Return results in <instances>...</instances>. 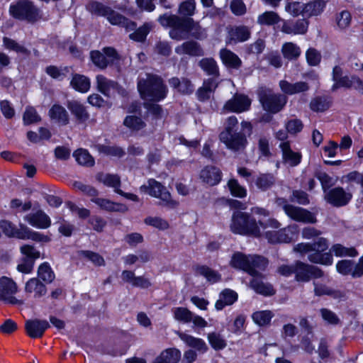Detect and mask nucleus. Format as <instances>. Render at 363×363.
<instances>
[{"label":"nucleus","mask_w":363,"mask_h":363,"mask_svg":"<svg viewBox=\"0 0 363 363\" xmlns=\"http://www.w3.org/2000/svg\"><path fill=\"white\" fill-rule=\"evenodd\" d=\"M96 149L98 150L99 152L104 153L106 155L121 157L125 155L124 150L121 147L117 146L97 145Z\"/></svg>","instance_id":"nucleus-56"},{"label":"nucleus","mask_w":363,"mask_h":363,"mask_svg":"<svg viewBox=\"0 0 363 363\" xmlns=\"http://www.w3.org/2000/svg\"><path fill=\"white\" fill-rule=\"evenodd\" d=\"M275 183L276 178L274 175L269 173L261 174L255 180L257 187L263 191L271 189Z\"/></svg>","instance_id":"nucleus-40"},{"label":"nucleus","mask_w":363,"mask_h":363,"mask_svg":"<svg viewBox=\"0 0 363 363\" xmlns=\"http://www.w3.org/2000/svg\"><path fill=\"white\" fill-rule=\"evenodd\" d=\"M174 318L184 323L191 322L193 313L188 308L184 307L175 308L173 311Z\"/></svg>","instance_id":"nucleus-54"},{"label":"nucleus","mask_w":363,"mask_h":363,"mask_svg":"<svg viewBox=\"0 0 363 363\" xmlns=\"http://www.w3.org/2000/svg\"><path fill=\"white\" fill-rule=\"evenodd\" d=\"M273 315L271 311H261L255 312L252 318L256 324L259 326H264L269 324Z\"/></svg>","instance_id":"nucleus-50"},{"label":"nucleus","mask_w":363,"mask_h":363,"mask_svg":"<svg viewBox=\"0 0 363 363\" xmlns=\"http://www.w3.org/2000/svg\"><path fill=\"white\" fill-rule=\"evenodd\" d=\"M24 220L30 225L40 229H47L51 225L50 217L42 210L27 214Z\"/></svg>","instance_id":"nucleus-16"},{"label":"nucleus","mask_w":363,"mask_h":363,"mask_svg":"<svg viewBox=\"0 0 363 363\" xmlns=\"http://www.w3.org/2000/svg\"><path fill=\"white\" fill-rule=\"evenodd\" d=\"M86 10L91 14L96 16H103L106 18L107 16L111 11L110 6L104 4L101 2L92 1H90L86 6Z\"/></svg>","instance_id":"nucleus-38"},{"label":"nucleus","mask_w":363,"mask_h":363,"mask_svg":"<svg viewBox=\"0 0 363 363\" xmlns=\"http://www.w3.org/2000/svg\"><path fill=\"white\" fill-rule=\"evenodd\" d=\"M123 124L133 130H139L145 125V122L140 118L133 116H126Z\"/></svg>","instance_id":"nucleus-61"},{"label":"nucleus","mask_w":363,"mask_h":363,"mask_svg":"<svg viewBox=\"0 0 363 363\" xmlns=\"http://www.w3.org/2000/svg\"><path fill=\"white\" fill-rule=\"evenodd\" d=\"M251 105V100L244 94H236L226 101L223 109L230 112L242 113L247 111Z\"/></svg>","instance_id":"nucleus-13"},{"label":"nucleus","mask_w":363,"mask_h":363,"mask_svg":"<svg viewBox=\"0 0 363 363\" xmlns=\"http://www.w3.org/2000/svg\"><path fill=\"white\" fill-rule=\"evenodd\" d=\"M177 334L180 339L189 347H193L201 352H205L208 350L206 344L202 339L181 332H179Z\"/></svg>","instance_id":"nucleus-31"},{"label":"nucleus","mask_w":363,"mask_h":363,"mask_svg":"<svg viewBox=\"0 0 363 363\" xmlns=\"http://www.w3.org/2000/svg\"><path fill=\"white\" fill-rule=\"evenodd\" d=\"M328 0H314L307 4H303V17L309 18L320 14Z\"/></svg>","instance_id":"nucleus-27"},{"label":"nucleus","mask_w":363,"mask_h":363,"mask_svg":"<svg viewBox=\"0 0 363 363\" xmlns=\"http://www.w3.org/2000/svg\"><path fill=\"white\" fill-rule=\"evenodd\" d=\"M251 32L245 26H235L229 28L228 43H241L247 40L250 38Z\"/></svg>","instance_id":"nucleus-17"},{"label":"nucleus","mask_w":363,"mask_h":363,"mask_svg":"<svg viewBox=\"0 0 363 363\" xmlns=\"http://www.w3.org/2000/svg\"><path fill=\"white\" fill-rule=\"evenodd\" d=\"M268 264L267 259L262 256L250 255L249 265L254 271L253 274H249L252 277L261 276L260 271H264Z\"/></svg>","instance_id":"nucleus-34"},{"label":"nucleus","mask_w":363,"mask_h":363,"mask_svg":"<svg viewBox=\"0 0 363 363\" xmlns=\"http://www.w3.org/2000/svg\"><path fill=\"white\" fill-rule=\"evenodd\" d=\"M279 147L282 152V158L284 162L289 164L291 167L298 165L301 159V155L298 152H294L291 147L289 142H282L279 145Z\"/></svg>","instance_id":"nucleus-21"},{"label":"nucleus","mask_w":363,"mask_h":363,"mask_svg":"<svg viewBox=\"0 0 363 363\" xmlns=\"http://www.w3.org/2000/svg\"><path fill=\"white\" fill-rule=\"evenodd\" d=\"M26 227L24 224H19V228H17L11 221L6 220H0V228L3 233L9 238H16L22 240L23 230Z\"/></svg>","instance_id":"nucleus-24"},{"label":"nucleus","mask_w":363,"mask_h":363,"mask_svg":"<svg viewBox=\"0 0 363 363\" xmlns=\"http://www.w3.org/2000/svg\"><path fill=\"white\" fill-rule=\"evenodd\" d=\"M17 292V286L11 279L3 277L0 279V301L13 305H22L23 301L13 295Z\"/></svg>","instance_id":"nucleus-10"},{"label":"nucleus","mask_w":363,"mask_h":363,"mask_svg":"<svg viewBox=\"0 0 363 363\" xmlns=\"http://www.w3.org/2000/svg\"><path fill=\"white\" fill-rule=\"evenodd\" d=\"M38 275L46 283H51L55 279V274L47 262H44L39 266Z\"/></svg>","instance_id":"nucleus-53"},{"label":"nucleus","mask_w":363,"mask_h":363,"mask_svg":"<svg viewBox=\"0 0 363 363\" xmlns=\"http://www.w3.org/2000/svg\"><path fill=\"white\" fill-rule=\"evenodd\" d=\"M221 177V171L214 166H206L200 172V179L210 186L217 185L220 182Z\"/></svg>","instance_id":"nucleus-19"},{"label":"nucleus","mask_w":363,"mask_h":363,"mask_svg":"<svg viewBox=\"0 0 363 363\" xmlns=\"http://www.w3.org/2000/svg\"><path fill=\"white\" fill-rule=\"evenodd\" d=\"M250 255L247 256L242 252H238L233 255L230 264L232 267L242 269L248 274H253L254 271L249 265Z\"/></svg>","instance_id":"nucleus-26"},{"label":"nucleus","mask_w":363,"mask_h":363,"mask_svg":"<svg viewBox=\"0 0 363 363\" xmlns=\"http://www.w3.org/2000/svg\"><path fill=\"white\" fill-rule=\"evenodd\" d=\"M281 51L284 57L289 60H296L301 54L299 47L293 43H284Z\"/></svg>","instance_id":"nucleus-46"},{"label":"nucleus","mask_w":363,"mask_h":363,"mask_svg":"<svg viewBox=\"0 0 363 363\" xmlns=\"http://www.w3.org/2000/svg\"><path fill=\"white\" fill-rule=\"evenodd\" d=\"M220 57L228 67L238 69L241 66L242 62L239 57L228 49H222L220 51Z\"/></svg>","instance_id":"nucleus-37"},{"label":"nucleus","mask_w":363,"mask_h":363,"mask_svg":"<svg viewBox=\"0 0 363 363\" xmlns=\"http://www.w3.org/2000/svg\"><path fill=\"white\" fill-rule=\"evenodd\" d=\"M23 230V235L22 240H32L39 242H48L50 241L49 236L43 233L35 232L31 230L26 225Z\"/></svg>","instance_id":"nucleus-47"},{"label":"nucleus","mask_w":363,"mask_h":363,"mask_svg":"<svg viewBox=\"0 0 363 363\" xmlns=\"http://www.w3.org/2000/svg\"><path fill=\"white\" fill-rule=\"evenodd\" d=\"M157 21L162 26L171 28L169 36L176 40L187 38L189 33L197 39L205 35L204 30L191 18H181L177 15L164 13L160 16Z\"/></svg>","instance_id":"nucleus-2"},{"label":"nucleus","mask_w":363,"mask_h":363,"mask_svg":"<svg viewBox=\"0 0 363 363\" xmlns=\"http://www.w3.org/2000/svg\"><path fill=\"white\" fill-rule=\"evenodd\" d=\"M287 208L285 213L296 221L308 223H315L317 221L315 216L306 209L293 205Z\"/></svg>","instance_id":"nucleus-15"},{"label":"nucleus","mask_w":363,"mask_h":363,"mask_svg":"<svg viewBox=\"0 0 363 363\" xmlns=\"http://www.w3.org/2000/svg\"><path fill=\"white\" fill-rule=\"evenodd\" d=\"M279 86L283 92L289 95L307 91L310 88L308 84L305 82H298L291 84L285 80L281 81Z\"/></svg>","instance_id":"nucleus-25"},{"label":"nucleus","mask_w":363,"mask_h":363,"mask_svg":"<svg viewBox=\"0 0 363 363\" xmlns=\"http://www.w3.org/2000/svg\"><path fill=\"white\" fill-rule=\"evenodd\" d=\"M328 252L335 254L337 257H355L357 255V252L354 247H345L340 244H335L333 245Z\"/></svg>","instance_id":"nucleus-48"},{"label":"nucleus","mask_w":363,"mask_h":363,"mask_svg":"<svg viewBox=\"0 0 363 363\" xmlns=\"http://www.w3.org/2000/svg\"><path fill=\"white\" fill-rule=\"evenodd\" d=\"M49 116L52 120L65 125L69 123V117L67 110L59 104H54L49 110Z\"/></svg>","instance_id":"nucleus-29"},{"label":"nucleus","mask_w":363,"mask_h":363,"mask_svg":"<svg viewBox=\"0 0 363 363\" xmlns=\"http://www.w3.org/2000/svg\"><path fill=\"white\" fill-rule=\"evenodd\" d=\"M228 187L232 196L238 198H244L247 195V190L242 186L235 179H231L228 182Z\"/></svg>","instance_id":"nucleus-51"},{"label":"nucleus","mask_w":363,"mask_h":363,"mask_svg":"<svg viewBox=\"0 0 363 363\" xmlns=\"http://www.w3.org/2000/svg\"><path fill=\"white\" fill-rule=\"evenodd\" d=\"M199 65L207 74L214 77H218V67L214 59L211 57L203 58L199 61Z\"/></svg>","instance_id":"nucleus-41"},{"label":"nucleus","mask_w":363,"mask_h":363,"mask_svg":"<svg viewBox=\"0 0 363 363\" xmlns=\"http://www.w3.org/2000/svg\"><path fill=\"white\" fill-rule=\"evenodd\" d=\"M195 10V0H185L179 5L178 14L181 18H190L194 14Z\"/></svg>","instance_id":"nucleus-45"},{"label":"nucleus","mask_w":363,"mask_h":363,"mask_svg":"<svg viewBox=\"0 0 363 363\" xmlns=\"http://www.w3.org/2000/svg\"><path fill=\"white\" fill-rule=\"evenodd\" d=\"M91 201L95 203L101 209L107 211H120L124 213L128 211V208L125 205L114 203L108 199L96 197L91 199Z\"/></svg>","instance_id":"nucleus-28"},{"label":"nucleus","mask_w":363,"mask_h":363,"mask_svg":"<svg viewBox=\"0 0 363 363\" xmlns=\"http://www.w3.org/2000/svg\"><path fill=\"white\" fill-rule=\"evenodd\" d=\"M220 140L226 147L235 152H242L247 145L246 134L241 130L233 133H220Z\"/></svg>","instance_id":"nucleus-8"},{"label":"nucleus","mask_w":363,"mask_h":363,"mask_svg":"<svg viewBox=\"0 0 363 363\" xmlns=\"http://www.w3.org/2000/svg\"><path fill=\"white\" fill-rule=\"evenodd\" d=\"M25 291L27 293H35V297H41L45 295L47 289L38 279L33 278L26 282Z\"/></svg>","instance_id":"nucleus-35"},{"label":"nucleus","mask_w":363,"mask_h":363,"mask_svg":"<svg viewBox=\"0 0 363 363\" xmlns=\"http://www.w3.org/2000/svg\"><path fill=\"white\" fill-rule=\"evenodd\" d=\"M96 179L104 185L113 188L116 193L117 189H120L121 179L117 174L99 172L96 174Z\"/></svg>","instance_id":"nucleus-36"},{"label":"nucleus","mask_w":363,"mask_h":363,"mask_svg":"<svg viewBox=\"0 0 363 363\" xmlns=\"http://www.w3.org/2000/svg\"><path fill=\"white\" fill-rule=\"evenodd\" d=\"M258 96L263 108L272 113L281 111L287 102V97L283 94H275L271 91L261 88Z\"/></svg>","instance_id":"nucleus-6"},{"label":"nucleus","mask_w":363,"mask_h":363,"mask_svg":"<svg viewBox=\"0 0 363 363\" xmlns=\"http://www.w3.org/2000/svg\"><path fill=\"white\" fill-rule=\"evenodd\" d=\"M162 355H164V362L167 363H177L181 358V352L175 348H169L163 351Z\"/></svg>","instance_id":"nucleus-64"},{"label":"nucleus","mask_w":363,"mask_h":363,"mask_svg":"<svg viewBox=\"0 0 363 363\" xmlns=\"http://www.w3.org/2000/svg\"><path fill=\"white\" fill-rule=\"evenodd\" d=\"M138 89L143 99L150 101H160L167 94V88L162 79L155 74H147L145 79H139Z\"/></svg>","instance_id":"nucleus-3"},{"label":"nucleus","mask_w":363,"mask_h":363,"mask_svg":"<svg viewBox=\"0 0 363 363\" xmlns=\"http://www.w3.org/2000/svg\"><path fill=\"white\" fill-rule=\"evenodd\" d=\"M71 85L77 91L84 93L90 88V81L84 75L74 74L71 81Z\"/></svg>","instance_id":"nucleus-44"},{"label":"nucleus","mask_w":363,"mask_h":363,"mask_svg":"<svg viewBox=\"0 0 363 363\" xmlns=\"http://www.w3.org/2000/svg\"><path fill=\"white\" fill-rule=\"evenodd\" d=\"M152 28L151 23H145L138 28H135L134 32L129 35V38L136 42H143L145 40L147 34L150 33Z\"/></svg>","instance_id":"nucleus-43"},{"label":"nucleus","mask_w":363,"mask_h":363,"mask_svg":"<svg viewBox=\"0 0 363 363\" xmlns=\"http://www.w3.org/2000/svg\"><path fill=\"white\" fill-rule=\"evenodd\" d=\"M96 83L98 90L105 96H110L112 91L118 88L117 82L110 80L103 75L96 77Z\"/></svg>","instance_id":"nucleus-32"},{"label":"nucleus","mask_w":363,"mask_h":363,"mask_svg":"<svg viewBox=\"0 0 363 363\" xmlns=\"http://www.w3.org/2000/svg\"><path fill=\"white\" fill-rule=\"evenodd\" d=\"M331 104V99L328 96H316L311 101L310 108L315 112H323L330 107Z\"/></svg>","instance_id":"nucleus-39"},{"label":"nucleus","mask_w":363,"mask_h":363,"mask_svg":"<svg viewBox=\"0 0 363 363\" xmlns=\"http://www.w3.org/2000/svg\"><path fill=\"white\" fill-rule=\"evenodd\" d=\"M178 55H189L191 56H201L203 52L200 45L194 40H189L175 48Z\"/></svg>","instance_id":"nucleus-20"},{"label":"nucleus","mask_w":363,"mask_h":363,"mask_svg":"<svg viewBox=\"0 0 363 363\" xmlns=\"http://www.w3.org/2000/svg\"><path fill=\"white\" fill-rule=\"evenodd\" d=\"M169 86L179 93L184 95L191 94L194 91V86L187 78L172 77L168 80Z\"/></svg>","instance_id":"nucleus-22"},{"label":"nucleus","mask_w":363,"mask_h":363,"mask_svg":"<svg viewBox=\"0 0 363 363\" xmlns=\"http://www.w3.org/2000/svg\"><path fill=\"white\" fill-rule=\"evenodd\" d=\"M9 13L16 19L32 23L42 18L40 10L29 0H20L11 4Z\"/></svg>","instance_id":"nucleus-5"},{"label":"nucleus","mask_w":363,"mask_h":363,"mask_svg":"<svg viewBox=\"0 0 363 363\" xmlns=\"http://www.w3.org/2000/svg\"><path fill=\"white\" fill-rule=\"evenodd\" d=\"M3 44L4 46L8 50H13L16 52L26 55H30V51L27 48L18 44L16 40L8 37H4L3 38Z\"/></svg>","instance_id":"nucleus-52"},{"label":"nucleus","mask_w":363,"mask_h":363,"mask_svg":"<svg viewBox=\"0 0 363 363\" xmlns=\"http://www.w3.org/2000/svg\"><path fill=\"white\" fill-rule=\"evenodd\" d=\"M208 340L211 347L216 350H222L226 347L225 340L218 333H209Z\"/></svg>","instance_id":"nucleus-62"},{"label":"nucleus","mask_w":363,"mask_h":363,"mask_svg":"<svg viewBox=\"0 0 363 363\" xmlns=\"http://www.w3.org/2000/svg\"><path fill=\"white\" fill-rule=\"evenodd\" d=\"M140 191L149 194L150 196L160 199V204L168 205L173 203L170 193L166 187L155 179H150L148 185L140 186Z\"/></svg>","instance_id":"nucleus-9"},{"label":"nucleus","mask_w":363,"mask_h":363,"mask_svg":"<svg viewBox=\"0 0 363 363\" xmlns=\"http://www.w3.org/2000/svg\"><path fill=\"white\" fill-rule=\"evenodd\" d=\"M196 272L206 278L211 282L215 283L220 279V275L207 266H199L196 268Z\"/></svg>","instance_id":"nucleus-55"},{"label":"nucleus","mask_w":363,"mask_h":363,"mask_svg":"<svg viewBox=\"0 0 363 363\" xmlns=\"http://www.w3.org/2000/svg\"><path fill=\"white\" fill-rule=\"evenodd\" d=\"M73 157L80 165L86 167H93L94 165V159L86 150L80 148L75 150L73 153Z\"/></svg>","instance_id":"nucleus-42"},{"label":"nucleus","mask_w":363,"mask_h":363,"mask_svg":"<svg viewBox=\"0 0 363 363\" xmlns=\"http://www.w3.org/2000/svg\"><path fill=\"white\" fill-rule=\"evenodd\" d=\"M337 270L343 275H351L353 278H359L363 275V256L354 265L352 260L344 259L339 261L336 264Z\"/></svg>","instance_id":"nucleus-12"},{"label":"nucleus","mask_w":363,"mask_h":363,"mask_svg":"<svg viewBox=\"0 0 363 363\" xmlns=\"http://www.w3.org/2000/svg\"><path fill=\"white\" fill-rule=\"evenodd\" d=\"M106 19L111 25L124 28L126 31H132L137 27L135 22L127 18L112 9Z\"/></svg>","instance_id":"nucleus-18"},{"label":"nucleus","mask_w":363,"mask_h":363,"mask_svg":"<svg viewBox=\"0 0 363 363\" xmlns=\"http://www.w3.org/2000/svg\"><path fill=\"white\" fill-rule=\"evenodd\" d=\"M67 107L79 123H84L89 119V114L84 105L80 102L69 101H67Z\"/></svg>","instance_id":"nucleus-23"},{"label":"nucleus","mask_w":363,"mask_h":363,"mask_svg":"<svg viewBox=\"0 0 363 363\" xmlns=\"http://www.w3.org/2000/svg\"><path fill=\"white\" fill-rule=\"evenodd\" d=\"M144 223L161 230H167L169 227L168 222L160 217L148 216L145 218Z\"/></svg>","instance_id":"nucleus-59"},{"label":"nucleus","mask_w":363,"mask_h":363,"mask_svg":"<svg viewBox=\"0 0 363 363\" xmlns=\"http://www.w3.org/2000/svg\"><path fill=\"white\" fill-rule=\"evenodd\" d=\"M296 230L295 225L283 228L278 230L279 242H290Z\"/></svg>","instance_id":"nucleus-58"},{"label":"nucleus","mask_w":363,"mask_h":363,"mask_svg":"<svg viewBox=\"0 0 363 363\" xmlns=\"http://www.w3.org/2000/svg\"><path fill=\"white\" fill-rule=\"evenodd\" d=\"M280 21L279 16L274 11H266L257 18V23L260 25L272 26L278 23Z\"/></svg>","instance_id":"nucleus-49"},{"label":"nucleus","mask_w":363,"mask_h":363,"mask_svg":"<svg viewBox=\"0 0 363 363\" xmlns=\"http://www.w3.org/2000/svg\"><path fill=\"white\" fill-rule=\"evenodd\" d=\"M322 232L313 227L303 228L302 238L307 240H315L313 242H302L297 244L294 250L301 254H308V259L314 264L331 265L333 256L330 252H325L328 248V242L326 238L320 237Z\"/></svg>","instance_id":"nucleus-1"},{"label":"nucleus","mask_w":363,"mask_h":363,"mask_svg":"<svg viewBox=\"0 0 363 363\" xmlns=\"http://www.w3.org/2000/svg\"><path fill=\"white\" fill-rule=\"evenodd\" d=\"M238 298L237 294L230 289L223 290L219 296V299L216 302L215 307L217 310H222L225 306L232 305Z\"/></svg>","instance_id":"nucleus-33"},{"label":"nucleus","mask_w":363,"mask_h":363,"mask_svg":"<svg viewBox=\"0 0 363 363\" xmlns=\"http://www.w3.org/2000/svg\"><path fill=\"white\" fill-rule=\"evenodd\" d=\"M324 275V272L317 266L301 261L295 262L294 279L297 282L307 283L312 279H320Z\"/></svg>","instance_id":"nucleus-7"},{"label":"nucleus","mask_w":363,"mask_h":363,"mask_svg":"<svg viewBox=\"0 0 363 363\" xmlns=\"http://www.w3.org/2000/svg\"><path fill=\"white\" fill-rule=\"evenodd\" d=\"M285 6V11L294 17L301 15L303 17V4L299 1H289Z\"/></svg>","instance_id":"nucleus-57"},{"label":"nucleus","mask_w":363,"mask_h":363,"mask_svg":"<svg viewBox=\"0 0 363 363\" xmlns=\"http://www.w3.org/2000/svg\"><path fill=\"white\" fill-rule=\"evenodd\" d=\"M315 176L320 181L324 194L330 190V188L335 184V182L333 178L325 172H317Z\"/></svg>","instance_id":"nucleus-63"},{"label":"nucleus","mask_w":363,"mask_h":363,"mask_svg":"<svg viewBox=\"0 0 363 363\" xmlns=\"http://www.w3.org/2000/svg\"><path fill=\"white\" fill-rule=\"evenodd\" d=\"M352 198V194L340 186L330 189L324 195L325 200L335 207L346 206Z\"/></svg>","instance_id":"nucleus-11"},{"label":"nucleus","mask_w":363,"mask_h":363,"mask_svg":"<svg viewBox=\"0 0 363 363\" xmlns=\"http://www.w3.org/2000/svg\"><path fill=\"white\" fill-rule=\"evenodd\" d=\"M230 228L235 234L253 237L260 235V229L255 218L245 212L235 211L233 213Z\"/></svg>","instance_id":"nucleus-4"},{"label":"nucleus","mask_w":363,"mask_h":363,"mask_svg":"<svg viewBox=\"0 0 363 363\" xmlns=\"http://www.w3.org/2000/svg\"><path fill=\"white\" fill-rule=\"evenodd\" d=\"M50 326L47 320L39 319L28 320L25 324L26 333L31 338L41 337Z\"/></svg>","instance_id":"nucleus-14"},{"label":"nucleus","mask_w":363,"mask_h":363,"mask_svg":"<svg viewBox=\"0 0 363 363\" xmlns=\"http://www.w3.org/2000/svg\"><path fill=\"white\" fill-rule=\"evenodd\" d=\"M261 276L253 277L250 281V287L257 294L264 296H271L274 294V290L271 284L263 282Z\"/></svg>","instance_id":"nucleus-30"},{"label":"nucleus","mask_w":363,"mask_h":363,"mask_svg":"<svg viewBox=\"0 0 363 363\" xmlns=\"http://www.w3.org/2000/svg\"><path fill=\"white\" fill-rule=\"evenodd\" d=\"M90 57L93 63L100 69H105L109 63L106 57L98 50L91 51Z\"/></svg>","instance_id":"nucleus-60"}]
</instances>
